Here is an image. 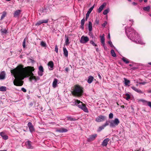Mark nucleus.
Masks as SVG:
<instances>
[{"mask_svg":"<svg viewBox=\"0 0 151 151\" xmlns=\"http://www.w3.org/2000/svg\"><path fill=\"white\" fill-rule=\"evenodd\" d=\"M27 126L31 132H32L34 131L35 129L31 122H29L27 124Z\"/></svg>","mask_w":151,"mask_h":151,"instance_id":"9d476101","label":"nucleus"},{"mask_svg":"<svg viewBox=\"0 0 151 151\" xmlns=\"http://www.w3.org/2000/svg\"><path fill=\"white\" fill-rule=\"evenodd\" d=\"M89 36L92 38V39H94V35L93 34V33L91 32V31H89Z\"/></svg>","mask_w":151,"mask_h":151,"instance_id":"f704fd0d","label":"nucleus"},{"mask_svg":"<svg viewBox=\"0 0 151 151\" xmlns=\"http://www.w3.org/2000/svg\"><path fill=\"white\" fill-rule=\"evenodd\" d=\"M98 76H99V78L101 79L102 78V77H101V76L99 74H98Z\"/></svg>","mask_w":151,"mask_h":151,"instance_id":"680f3d73","label":"nucleus"},{"mask_svg":"<svg viewBox=\"0 0 151 151\" xmlns=\"http://www.w3.org/2000/svg\"><path fill=\"white\" fill-rule=\"evenodd\" d=\"M109 9H106L104 11V12H103V14L104 15H106L107 14V13L109 12Z\"/></svg>","mask_w":151,"mask_h":151,"instance_id":"e433bc0d","label":"nucleus"},{"mask_svg":"<svg viewBox=\"0 0 151 151\" xmlns=\"http://www.w3.org/2000/svg\"><path fill=\"white\" fill-rule=\"evenodd\" d=\"M89 40L88 37L87 36H82L80 40V42L82 44L87 43Z\"/></svg>","mask_w":151,"mask_h":151,"instance_id":"0eeeda50","label":"nucleus"},{"mask_svg":"<svg viewBox=\"0 0 151 151\" xmlns=\"http://www.w3.org/2000/svg\"><path fill=\"white\" fill-rule=\"evenodd\" d=\"M94 79L93 77L92 76H89L88 77V79L87 81V82L88 83H91L93 81Z\"/></svg>","mask_w":151,"mask_h":151,"instance_id":"412c9836","label":"nucleus"},{"mask_svg":"<svg viewBox=\"0 0 151 151\" xmlns=\"http://www.w3.org/2000/svg\"><path fill=\"white\" fill-rule=\"evenodd\" d=\"M63 54L66 57H67L68 55V52L66 48L64 47H63Z\"/></svg>","mask_w":151,"mask_h":151,"instance_id":"aec40b11","label":"nucleus"},{"mask_svg":"<svg viewBox=\"0 0 151 151\" xmlns=\"http://www.w3.org/2000/svg\"><path fill=\"white\" fill-rule=\"evenodd\" d=\"M106 5V3H104L99 7V8L98 9L99 13H100L102 11L104 6Z\"/></svg>","mask_w":151,"mask_h":151,"instance_id":"f3484780","label":"nucleus"},{"mask_svg":"<svg viewBox=\"0 0 151 151\" xmlns=\"http://www.w3.org/2000/svg\"><path fill=\"white\" fill-rule=\"evenodd\" d=\"M90 43L93 46H97L96 45L94 42L92 40H91L90 41Z\"/></svg>","mask_w":151,"mask_h":151,"instance_id":"37998d69","label":"nucleus"},{"mask_svg":"<svg viewBox=\"0 0 151 151\" xmlns=\"http://www.w3.org/2000/svg\"><path fill=\"white\" fill-rule=\"evenodd\" d=\"M141 101L143 103L144 105H147L151 108V102L142 99L141 100Z\"/></svg>","mask_w":151,"mask_h":151,"instance_id":"dca6fc26","label":"nucleus"},{"mask_svg":"<svg viewBox=\"0 0 151 151\" xmlns=\"http://www.w3.org/2000/svg\"><path fill=\"white\" fill-rule=\"evenodd\" d=\"M83 93V88L78 85H76L72 93L73 95L77 96H81Z\"/></svg>","mask_w":151,"mask_h":151,"instance_id":"20e7f679","label":"nucleus"},{"mask_svg":"<svg viewBox=\"0 0 151 151\" xmlns=\"http://www.w3.org/2000/svg\"><path fill=\"white\" fill-rule=\"evenodd\" d=\"M47 65L49 67V69L50 70H52L53 69V68L54 66V63L52 61H49L48 64Z\"/></svg>","mask_w":151,"mask_h":151,"instance_id":"ddd939ff","label":"nucleus"},{"mask_svg":"<svg viewBox=\"0 0 151 151\" xmlns=\"http://www.w3.org/2000/svg\"><path fill=\"white\" fill-rule=\"evenodd\" d=\"M95 23L96 24H99V20L96 19L95 21Z\"/></svg>","mask_w":151,"mask_h":151,"instance_id":"5fc2aeb1","label":"nucleus"},{"mask_svg":"<svg viewBox=\"0 0 151 151\" xmlns=\"http://www.w3.org/2000/svg\"><path fill=\"white\" fill-rule=\"evenodd\" d=\"M107 24L106 21H105L104 23L102 24V26L103 27H105L106 25Z\"/></svg>","mask_w":151,"mask_h":151,"instance_id":"603ef678","label":"nucleus"},{"mask_svg":"<svg viewBox=\"0 0 151 151\" xmlns=\"http://www.w3.org/2000/svg\"><path fill=\"white\" fill-rule=\"evenodd\" d=\"M108 43L111 47H114V45H112V43L111 40L109 41Z\"/></svg>","mask_w":151,"mask_h":151,"instance_id":"09e8293b","label":"nucleus"},{"mask_svg":"<svg viewBox=\"0 0 151 151\" xmlns=\"http://www.w3.org/2000/svg\"><path fill=\"white\" fill-rule=\"evenodd\" d=\"M69 40L68 38H67V39L65 40V44L66 45H68L69 42Z\"/></svg>","mask_w":151,"mask_h":151,"instance_id":"c03bdc74","label":"nucleus"},{"mask_svg":"<svg viewBox=\"0 0 151 151\" xmlns=\"http://www.w3.org/2000/svg\"><path fill=\"white\" fill-rule=\"evenodd\" d=\"M111 53L112 56L113 57H116V54L113 50H111Z\"/></svg>","mask_w":151,"mask_h":151,"instance_id":"7c9ffc66","label":"nucleus"},{"mask_svg":"<svg viewBox=\"0 0 151 151\" xmlns=\"http://www.w3.org/2000/svg\"><path fill=\"white\" fill-rule=\"evenodd\" d=\"M42 24V21L40 20L38 22H37L35 24V25L36 26H39L41 24Z\"/></svg>","mask_w":151,"mask_h":151,"instance_id":"58836bf2","label":"nucleus"},{"mask_svg":"<svg viewBox=\"0 0 151 151\" xmlns=\"http://www.w3.org/2000/svg\"><path fill=\"white\" fill-rule=\"evenodd\" d=\"M120 122L118 118H115L114 120H112L110 122L109 126L113 128L117 126Z\"/></svg>","mask_w":151,"mask_h":151,"instance_id":"423d86ee","label":"nucleus"},{"mask_svg":"<svg viewBox=\"0 0 151 151\" xmlns=\"http://www.w3.org/2000/svg\"><path fill=\"white\" fill-rule=\"evenodd\" d=\"M126 96H127V98H126V99L127 100H128L130 99V95L127 93L126 94Z\"/></svg>","mask_w":151,"mask_h":151,"instance_id":"a18cd8bd","label":"nucleus"},{"mask_svg":"<svg viewBox=\"0 0 151 151\" xmlns=\"http://www.w3.org/2000/svg\"><path fill=\"white\" fill-rule=\"evenodd\" d=\"M6 88L5 86H1L0 87V91H6Z\"/></svg>","mask_w":151,"mask_h":151,"instance_id":"cd10ccee","label":"nucleus"},{"mask_svg":"<svg viewBox=\"0 0 151 151\" xmlns=\"http://www.w3.org/2000/svg\"><path fill=\"white\" fill-rule=\"evenodd\" d=\"M104 127H105L103 125L100 127H99L98 129L97 130V131L98 132H100L102 130L104 129Z\"/></svg>","mask_w":151,"mask_h":151,"instance_id":"c9c22d12","label":"nucleus"},{"mask_svg":"<svg viewBox=\"0 0 151 151\" xmlns=\"http://www.w3.org/2000/svg\"><path fill=\"white\" fill-rule=\"evenodd\" d=\"M113 117V113H111L109 115V118L110 119H112Z\"/></svg>","mask_w":151,"mask_h":151,"instance_id":"79ce46f5","label":"nucleus"},{"mask_svg":"<svg viewBox=\"0 0 151 151\" xmlns=\"http://www.w3.org/2000/svg\"><path fill=\"white\" fill-rule=\"evenodd\" d=\"M150 6H147L143 7V9L145 11L148 12L150 10Z\"/></svg>","mask_w":151,"mask_h":151,"instance_id":"72a5a7b5","label":"nucleus"},{"mask_svg":"<svg viewBox=\"0 0 151 151\" xmlns=\"http://www.w3.org/2000/svg\"><path fill=\"white\" fill-rule=\"evenodd\" d=\"M97 135L96 134H94L93 135L89 136V138L88 139V141L90 142L92 141L95 139L97 137Z\"/></svg>","mask_w":151,"mask_h":151,"instance_id":"1a4fd4ad","label":"nucleus"},{"mask_svg":"<svg viewBox=\"0 0 151 151\" xmlns=\"http://www.w3.org/2000/svg\"><path fill=\"white\" fill-rule=\"evenodd\" d=\"M147 83L146 82H140L139 83V84H142V85H145L146 83Z\"/></svg>","mask_w":151,"mask_h":151,"instance_id":"6e6d98bb","label":"nucleus"},{"mask_svg":"<svg viewBox=\"0 0 151 151\" xmlns=\"http://www.w3.org/2000/svg\"><path fill=\"white\" fill-rule=\"evenodd\" d=\"M68 68H65V70L67 71V72H68Z\"/></svg>","mask_w":151,"mask_h":151,"instance_id":"e2e57ef3","label":"nucleus"},{"mask_svg":"<svg viewBox=\"0 0 151 151\" xmlns=\"http://www.w3.org/2000/svg\"><path fill=\"white\" fill-rule=\"evenodd\" d=\"M21 90L24 92H26L27 91L26 89L24 88H21Z\"/></svg>","mask_w":151,"mask_h":151,"instance_id":"864d4df0","label":"nucleus"},{"mask_svg":"<svg viewBox=\"0 0 151 151\" xmlns=\"http://www.w3.org/2000/svg\"><path fill=\"white\" fill-rule=\"evenodd\" d=\"M58 80L56 78H54V81L52 83V86L53 88H55L57 86V83Z\"/></svg>","mask_w":151,"mask_h":151,"instance_id":"4be33fe9","label":"nucleus"},{"mask_svg":"<svg viewBox=\"0 0 151 151\" xmlns=\"http://www.w3.org/2000/svg\"><path fill=\"white\" fill-rule=\"evenodd\" d=\"M68 120L70 121H75L76 119L75 118H74L71 117L69 116L67 117Z\"/></svg>","mask_w":151,"mask_h":151,"instance_id":"473e14b6","label":"nucleus"},{"mask_svg":"<svg viewBox=\"0 0 151 151\" xmlns=\"http://www.w3.org/2000/svg\"><path fill=\"white\" fill-rule=\"evenodd\" d=\"M103 46L104 47V49L105 50H106L107 49V47L106 46H105V44H104V45L103 44Z\"/></svg>","mask_w":151,"mask_h":151,"instance_id":"bf43d9fd","label":"nucleus"},{"mask_svg":"<svg viewBox=\"0 0 151 151\" xmlns=\"http://www.w3.org/2000/svg\"><path fill=\"white\" fill-rule=\"evenodd\" d=\"M110 122L109 121H107L103 125L104 126V127H105L106 126L109 125V123H110Z\"/></svg>","mask_w":151,"mask_h":151,"instance_id":"49530a36","label":"nucleus"},{"mask_svg":"<svg viewBox=\"0 0 151 151\" xmlns=\"http://www.w3.org/2000/svg\"><path fill=\"white\" fill-rule=\"evenodd\" d=\"M124 84L125 86H129V84L130 83V81L127 80L126 78H124Z\"/></svg>","mask_w":151,"mask_h":151,"instance_id":"b1692460","label":"nucleus"},{"mask_svg":"<svg viewBox=\"0 0 151 151\" xmlns=\"http://www.w3.org/2000/svg\"><path fill=\"white\" fill-rule=\"evenodd\" d=\"M145 2H147V0H144Z\"/></svg>","mask_w":151,"mask_h":151,"instance_id":"774afa93","label":"nucleus"},{"mask_svg":"<svg viewBox=\"0 0 151 151\" xmlns=\"http://www.w3.org/2000/svg\"><path fill=\"white\" fill-rule=\"evenodd\" d=\"M39 71L38 72L39 75L42 76L43 75V73L44 72V69L42 65H40L39 68Z\"/></svg>","mask_w":151,"mask_h":151,"instance_id":"f8f14e48","label":"nucleus"},{"mask_svg":"<svg viewBox=\"0 0 151 151\" xmlns=\"http://www.w3.org/2000/svg\"><path fill=\"white\" fill-rule=\"evenodd\" d=\"M68 130L66 129H64L63 128H61L60 129H57L56 130V131L58 132H59L60 133H63L66 132H67Z\"/></svg>","mask_w":151,"mask_h":151,"instance_id":"a211bd4d","label":"nucleus"},{"mask_svg":"<svg viewBox=\"0 0 151 151\" xmlns=\"http://www.w3.org/2000/svg\"><path fill=\"white\" fill-rule=\"evenodd\" d=\"M96 51H97V52H98L99 51V49L98 48H96Z\"/></svg>","mask_w":151,"mask_h":151,"instance_id":"0e129e2a","label":"nucleus"},{"mask_svg":"<svg viewBox=\"0 0 151 151\" xmlns=\"http://www.w3.org/2000/svg\"><path fill=\"white\" fill-rule=\"evenodd\" d=\"M72 105H75L78 106V108L83 110L86 112H88V109L85 104H83L82 102L78 100H74V102L72 103Z\"/></svg>","mask_w":151,"mask_h":151,"instance_id":"7ed1b4c3","label":"nucleus"},{"mask_svg":"<svg viewBox=\"0 0 151 151\" xmlns=\"http://www.w3.org/2000/svg\"><path fill=\"white\" fill-rule=\"evenodd\" d=\"M94 4L93 5V6H92L89 9L88 11L87 12V13L90 14V13L91 12L92 10H93V9L94 7Z\"/></svg>","mask_w":151,"mask_h":151,"instance_id":"c756f323","label":"nucleus"},{"mask_svg":"<svg viewBox=\"0 0 151 151\" xmlns=\"http://www.w3.org/2000/svg\"><path fill=\"white\" fill-rule=\"evenodd\" d=\"M1 32L3 33H6V30L5 29H3L1 31Z\"/></svg>","mask_w":151,"mask_h":151,"instance_id":"4d7b16f0","label":"nucleus"},{"mask_svg":"<svg viewBox=\"0 0 151 151\" xmlns=\"http://www.w3.org/2000/svg\"><path fill=\"white\" fill-rule=\"evenodd\" d=\"M21 12V10L19 9L15 11L14 14V17H18L20 14Z\"/></svg>","mask_w":151,"mask_h":151,"instance_id":"4468645a","label":"nucleus"},{"mask_svg":"<svg viewBox=\"0 0 151 151\" xmlns=\"http://www.w3.org/2000/svg\"><path fill=\"white\" fill-rule=\"evenodd\" d=\"M85 19H84V18L81 20V24H84V23H85Z\"/></svg>","mask_w":151,"mask_h":151,"instance_id":"8fccbe9b","label":"nucleus"},{"mask_svg":"<svg viewBox=\"0 0 151 151\" xmlns=\"http://www.w3.org/2000/svg\"><path fill=\"white\" fill-rule=\"evenodd\" d=\"M132 4L133 5H137V3H135V2H133L132 3Z\"/></svg>","mask_w":151,"mask_h":151,"instance_id":"052dcab7","label":"nucleus"},{"mask_svg":"<svg viewBox=\"0 0 151 151\" xmlns=\"http://www.w3.org/2000/svg\"><path fill=\"white\" fill-rule=\"evenodd\" d=\"M88 30L89 31H91L92 30V24L91 21L88 22Z\"/></svg>","mask_w":151,"mask_h":151,"instance_id":"a878e982","label":"nucleus"},{"mask_svg":"<svg viewBox=\"0 0 151 151\" xmlns=\"http://www.w3.org/2000/svg\"><path fill=\"white\" fill-rule=\"evenodd\" d=\"M5 73L4 71L2 72L0 74V79H3L5 77Z\"/></svg>","mask_w":151,"mask_h":151,"instance_id":"393cba45","label":"nucleus"},{"mask_svg":"<svg viewBox=\"0 0 151 151\" xmlns=\"http://www.w3.org/2000/svg\"><path fill=\"white\" fill-rule=\"evenodd\" d=\"M55 51L56 53H58V46H57V45H56L55 46Z\"/></svg>","mask_w":151,"mask_h":151,"instance_id":"de8ad7c7","label":"nucleus"},{"mask_svg":"<svg viewBox=\"0 0 151 151\" xmlns=\"http://www.w3.org/2000/svg\"><path fill=\"white\" fill-rule=\"evenodd\" d=\"M109 139L108 138L105 139L103 141L102 143V145L103 146H106L107 145L108 142L109 141Z\"/></svg>","mask_w":151,"mask_h":151,"instance_id":"2eb2a0df","label":"nucleus"},{"mask_svg":"<svg viewBox=\"0 0 151 151\" xmlns=\"http://www.w3.org/2000/svg\"><path fill=\"white\" fill-rule=\"evenodd\" d=\"M106 117L104 116L100 115L96 118V121L98 122H100L104 121Z\"/></svg>","mask_w":151,"mask_h":151,"instance_id":"6e6552de","label":"nucleus"},{"mask_svg":"<svg viewBox=\"0 0 151 151\" xmlns=\"http://www.w3.org/2000/svg\"><path fill=\"white\" fill-rule=\"evenodd\" d=\"M108 38L110 39V35L109 34H108Z\"/></svg>","mask_w":151,"mask_h":151,"instance_id":"69168bd1","label":"nucleus"},{"mask_svg":"<svg viewBox=\"0 0 151 151\" xmlns=\"http://www.w3.org/2000/svg\"><path fill=\"white\" fill-rule=\"evenodd\" d=\"M148 92L150 93H151V90H149L148 91Z\"/></svg>","mask_w":151,"mask_h":151,"instance_id":"338daca9","label":"nucleus"},{"mask_svg":"<svg viewBox=\"0 0 151 151\" xmlns=\"http://www.w3.org/2000/svg\"><path fill=\"white\" fill-rule=\"evenodd\" d=\"M10 71L12 73L15 72V77H18L19 79L23 80L24 78L28 77L29 76H30L29 78L30 81L33 80H34L36 82L40 79L39 77L34 76L33 73L32 72H29L25 68H16L11 70Z\"/></svg>","mask_w":151,"mask_h":151,"instance_id":"f257e3e1","label":"nucleus"},{"mask_svg":"<svg viewBox=\"0 0 151 151\" xmlns=\"http://www.w3.org/2000/svg\"><path fill=\"white\" fill-rule=\"evenodd\" d=\"M42 23H47L49 21L48 19H47L45 20H42Z\"/></svg>","mask_w":151,"mask_h":151,"instance_id":"a19ab883","label":"nucleus"},{"mask_svg":"<svg viewBox=\"0 0 151 151\" xmlns=\"http://www.w3.org/2000/svg\"><path fill=\"white\" fill-rule=\"evenodd\" d=\"M12 74H13L14 75V76L15 78L16 79V80H14V84L16 86H21L23 85V81H20L21 80H22V79H19L18 77H16L15 76V72H13L12 73L11 72Z\"/></svg>","mask_w":151,"mask_h":151,"instance_id":"39448f33","label":"nucleus"},{"mask_svg":"<svg viewBox=\"0 0 151 151\" xmlns=\"http://www.w3.org/2000/svg\"><path fill=\"white\" fill-rule=\"evenodd\" d=\"M6 12H3L2 14L1 17V20H2L6 15Z\"/></svg>","mask_w":151,"mask_h":151,"instance_id":"2f4dec72","label":"nucleus"},{"mask_svg":"<svg viewBox=\"0 0 151 151\" xmlns=\"http://www.w3.org/2000/svg\"><path fill=\"white\" fill-rule=\"evenodd\" d=\"M131 88L134 90L135 91H136V92H137L139 93H143L141 91L140 89H137L134 86L132 87Z\"/></svg>","mask_w":151,"mask_h":151,"instance_id":"5701e85b","label":"nucleus"},{"mask_svg":"<svg viewBox=\"0 0 151 151\" xmlns=\"http://www.w3.org/2000/svg\"><path fill=\"white\" fill-rule=\"evenodd\" d=\"M26 42V38H25L23 41V43H22V46H23V48H25V47H26V45H25V44H26V42Z\"/></svg>","mask_w":151,"mask_h":151,"instance_id":"ea45409f","label":"nucleus"},{"mask_svg":"<svg viewBox=\"0 0 151 151\" xmlns=\"http://www.w3.org/2000/svg\"><path fill=\"white\" fill-rule=\"evenodd\" d=\"M90 14L87 13L86 14V20L87 21L89 16V15Z\"/></svg>","mask_w":151,"mask_h":151,"instance_id":"3c124183","label":"nucleus"},{"mask_svg":"<svg viewBox=\"0 0 151 151\" xmlns=\"http://www.w3.org/2000/svg\"><path fill=\"white\" fill-rule=\"evenodd\" d=\"M0 135L5 140L7 139L8 138V136L6 134H4L3 132H1Z\"/></svg>","mask_w":151,"mask_h":151,"instance_id":"6ab92c4d","label":"nucleus"},{"mask_svg":"<svg viewBox=\"0 0 151 151\" xmlns=\"http://www.w3.org/2000/svg\"><path fill=\"white\" fill-rule=\"evenodd\" d=\"M26 147L28 149H32L33 148L31 145V142L30 141H27L25 143Z\"/></svg>","mask_w":151,"mask_h":151,"instance_id":"9b49d317","label":"nucleus"},{"mask_svg":"<svg viewBox=\"0 0 151 151\" xmlns=\"http://www.w3.org/2000/svg\"><path fill=\"white\" fill-rule=\"evenodd\" d=\"M104 35L103 34L102 36L101 37V43L104 45L105 44V39L104 37Z\"/></svg>","mask_w":151,"mask_h":151,"instance_id":"bb28decb","label":"nucleus"},{"mask_svg":"<svg viewBox=\"0 0 151 151\" xmlns=\"http://www.w3.org/2000/svg\"><path fill=\"white\" fill-rule=\"evenodd\" d=\"M40 45L43 47H45L46 46V43L43 41L41 42Z\"/></svg>","mask_w":151,"mask_h":151,"instance_id":"4c0bfd02","label":"nucleus"},{"mask_svg":"<svg viewBox=\"0 0 151 151\" xmlns=\"http://www.w3.org/2000/svg\"><path fill=\"white\" fill-rule=\"evenodd\" d=\"M126 33L128 37L135 43L141 45L144 44L137 33L131 27L126 28Z\"/></svg>","mask_w":151,"mask_h":151,"instance_id":"f03ea898","label":"nucleus"},{"mask_svg":"<svg viewBox=\"0 0 151 151\" xmlns=\"http://www.w3.org/2000/svg\"><path fill=\"white\" fill-rule=\"evenodd\" d=\"M84 24H81V29H84Z\"/></svg>","mask_w":151,"mask_h":151,"instance_id":"13d9d810","label":"nucleus"},{"mask_svg":"<svg viewBox=\"0 0 151 151\" xmlns=\"http://www.w3.org/2000/svg\"><path fill=\"white\" fill-rule=\"evenodd\" d=\"M122 60L126 63L127 64L128 63H129V61L128 60L124 57H123L122 58Z\"/></svg>","mask_w":151,"mask_h":151,"instance_id":"c85d7f7f","label":"nucleus"}]
</instances>
